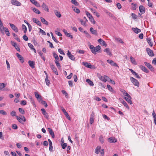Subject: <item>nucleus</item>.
<instances>
[{
  "instance_id": "1",
  "label": "nucleus",
  "mask_w": 156,
  "mask_h": 156,
  "mask_svg": "<svg viewBox=\"0 0 156 156\" xmlns=\"http://www.w3.org/2000/svg\"><path fill=\"white\" fill-rule=\"evenodd\" d=\"M89 48L91 52L94 55L96 54L97 52H100V51L101 49V46L99 45H98L95 47L93 45H90Z\"/></svg>"
},
{
  "instance_id": "2",
  "label": "nucleus",
  "mask_w": 156,
  "mask_h": 156,
  "mask_svg": "<svg viewBox=\"0 0 156 156\" xmlns=\"http://www.w3.org/2000/svg\"><path fill=\"white\" fill-rule=\"evenodd\" d=\"M130 80L132 83L135 86H137L138 87H139V83L138 81L135 78L132 77H130Z\"/></svg>"
},
{
  "instance_id": "3",
  "label": "nucleus",
  "mask_w": 156,
  "mask_h": 156,
  "mask_svg": "<svg viewBox=\"0 0 156 156\" xmlns=\"http://www.w3.org/2000/svg\"><path fill=\"white\" fill-rule=\"evenodd\" d=\"M51 68L52 70H53L54 73L56 75L58 74L57 69L55 68V66L51 63H50Z\"/></svg>"
},
{
  "instance_id": "4",
  "label": "nucleus",
  "mask_w": 156,
  "mask_h": 156,
  "mask_svg": "<svg viewBox=\"0 0 156 156\" xmlns=\"http://www.w3.org/2000/svg\"><path fill=\"white\" fill-rule=\"evenodd\" d=\"M144 64L151 71H154V68L150 63L145 62H144Z\"/></svg>"
},
{
  "instance_id": "5",
  "label": "nucleus",
  "mask_w": 156,
  "mask_h": 156,
  "mask_svg": "<svg viewBox=\"0 0 156 156\" xmlns=\"http://www.w3.org/2000/svg\"><path fill=\"white\" fill-rule=\"evenodd\" d=\"M11 2L12 5L17 6H20L21 5V3L16 0H12Z\"/></svg>"
},
{
  "instance_id": "6",
  "label": "nucleus",
  "mask_w": 156,
  "mask_h": 156,
  "mask_svg": "<svg viewBox=\"0 0 156 156\" xmlns=\"http://www.w3.org/2000/svg\"><path fill=\"white\" fill-rule=\"evenodd\" d=\"M41 110L42 111V114L44 116V117L46 119H48L49 118V116L48 115V113L46 112L45 109L44 108H42L41 109Z\"/></svg>"
},
{
  "instance_id": "7",
  "label": "nucleus",
  "mask_w": 156,
  "mask_h": 156,
  "mask_svg": "<svg viewBox=\"0 0 156 156\" xmlns=\"http://www.w3.org/2000/svg\"><path fill=\"white\" fill-rule=\"evenodd\" d=\"M9 24L12 29L16 32H18V28L14 24L11 23H9Z\"/></svg>"
},
{
  "instance_id": "8",
  "label": "nucleus",
  "mask_w": 156,
  "mask_h": 156,
  "mask_svg": "<svg viewBox=\"0 0 156 156\" xmlns=\"http://www.w3.org/2000/svg\"><path fill=\"white\" fill-rule=\"evenodd\" d=\"M107 62L110 64L111 65L116 66L119 67V66L117 65V64L116 63H115L113 61L111 60L108 59L107 60Z\"/></svg>"
},
{
  "instance_id": "9",
  "label": "nucleus",
  "mask_w": 156,
  "mask_h": 156,
  "mask_svg": "<svg viewBox=\"0 0 156 156\" xmlns=\"http://www.w3.org/2000/svg\"><path fill=\"white\" fill-rule=\"evenodd\" d=\"M11 43L12 45L15 48L16 50L19 51V52H20V48L19 46L17 45L16 43L15 42L12 41H11Z\"/></svg>"
},
{
  "instance_id": "10",
  "label": "nucleus",
  "mask_w": 156,
  "mask_h": 156,
  "mask_svg": "<svg viewBox=\"0 0 156 156\" xmlns=\"http://www.w3.org/2000/svg\"><path fill=\"white\" fill-rule=\"evenodd\" d=\"M146 51L148 55L151 56H154V54L153 53V51L149 48H147L146 49Z\"/></svg>"
},
{
  "instance_id": "11",
  "label": "nucleus",
  "mask_w": 156,
  "mask_h": 156,
  "mask_svg": "<svg viewBox=\"0 0 156 156\" xmlns=\"http://www.w3.org/2000/svg\"><path fill=\"white\" fill-rule=\"evenodd\" d=\"M67 55L69 58L71 60L74 61L75 60V58L74 55H72L71 52L69 51H68Z\"/></svg>"
},
{
  "instance_id": "12",
  "label": "nucleus",
  "mask_w": 156,
  "mask_h": 156,
  "mask_svg": "<svg viewBox=\"0 0 156 156\" xmlns=\"http://www.w3.org/2000/svg\"><path fill=\"white\" fill-rule=\"evenodd\" d=\"M108 141L110 143H115L117 142V139L115 137H111L108 138Z\"/></svg>"
},
{
  "instance_id": "13",
  "label": "nucleus",
  "mask_w": 156,
  "mask_h": 156,
  "mask_svg": "<svg viewBox=\"0 0 156 156\" xmlns=\"http://www.w3.org/2000/svg\"><path fill=\"white\" fill-rule=\"evenodd\" d=\"M32 20L33 22L36 23L37 25L40 26H41V22L39 21L38 19L34 18H33Z\"/></svg>"
},
{
  "instance_id": "14",
  "label": "nucleus",
  "mask_w": 156,
  "mask_h": 156,
  "mask_svg": "<svg viewBox=\"0 0 156 156\" xmlns=\"http://www.w3.org/2000/svg\"><path fill=\"white\" fill-rule=\"evenodd\" d=\"M139 9L140 12L142 14H144L145 12V8L143 6L140 5L139 7Z\"/></svg>"
},
{
  "instance_id": "15",
  "label": "nucleus",
  "mask_w": 156,
  "mask_h": 156,
  "mask_svg": "<svg viewBox=\"0 0 156 156\" xmlns=\"http://www.w3.org/2000/svg\"><path fill=\"white\" fill-rule=\"evenodd\" d=\"M63 31L67 37H70L71 39H72L73 38V36L71 35L70 33H68L66 30L65 29H64L63 30Z\"/></svg>"
},
{
  "instance_id": "16",
  "label": "nucleus",
  "mask_w": 156,
  "mask_h": 156,
  "mask_svg": "<svg viewBox=\"0 0 156 156\" xmlns=\"http://www.w3.org/2000/svg\"><path fill=\"white\" fill-rule=\"evenodd\" d=\"M90 30L92 34L96 36L98 35L97 30H94L93 27H90Z\"/></svg>"
},
{
  "instance_id": "17",
  "label": "nucleus",
  "mask_w": 156,
  "mask_h": 156,
  "mask_svg": "<svg viewBox=\"0 0 156 156\" xmlns=\"http://www.w3.org/2000/svg\"><path fill=\"white\" fill-rule=\"evenodd\" d=\"M48 130L51 136L53 138H55V134L54 133L52 130V129L51 128H48Z\"/></svg>"
},
{
  "instance_id": "18",
  "label": "nucleus",
  "mask_w": 156,
  "mask_h": 156,
  "mask_svg": "<svg viewBox=\"0 0 156 156\" xmlns=\"http://www.w3.org/2000/svg\"><path fill=\"white\" fill-rule=\"evenodd\" d=\"M16 55L17 57L19 58V59L20 60V62L22 63L23 62H24V60L23 59V58L22 56V55L17 53H16Z\"/></svg>"
},
{
  "instance_id": "19",
  "label": "nucleus",
  "mask_w": 156,
  "mask_h": 156,
  "mask_svg": "<svg viewBox=\"0 0 156 156\" xmlns=\"http://www.w3.org/2000/svg\"><path fill=\"white\" fill-rule=\"evenodd\" d=\"M140 68L141 70L146 73H148L149 72V70L144 66L140 65Z\"/></svg>"
},
{
  "instance_id": "20",
  "label": "nucleus",
  "mask_w": 156,
  "mask_h": 156,
  "mask_svg": "<svg viewBox=\"0 0 156 156\" xmlns=\"http://www.w3.org/2000/svg\"><path fill=\"white\" fill-rule=\"evenodd\" d=\"M34 94L36 98L39 101L42 100L41 96L38 94L37 92H34Z\"/></svg>"
},
{
  "instance_id": "21",
  "label": "nucleus",
  "mask_w": 156,
  "mask_h": 156,
  "mask_svg": "<svg viewBox=\"0 0 156 156\" xmlns=\"http://www.w3.org/2000/svg\"><path fill=\"white\" fill-rule=\"evenodd\" d=\"M28 63L29 65V66L32 68H34L35 67L34 66V62L33 61H31L30 60L28 61Z\"/></svg>"
},
{
  "instance_id": "22",
  "label": "nucleus",
  "mask_w": 156,
  "mask_h": 156,
  "mask_svg": "<svg viewBox=\"0 0 156 156\" xmlns=\"http://www.w3.org/2000/svg\"><path fill=\"white\" fill-rule=\"evenodd\" d=\"M83 64L86 67L89 68H91L92 66L88 62H83Z\"/></svg>"
},
{
  "instance_id": "23",
  "label": "nucleus",
  "mask_w": 156,
  "mask_h": 156,
  "mask_svg": "<svg viewBox=\"0 0 156 156\" xmlns=\"http://www.w3.org/2000/svg\"><path fill=\"white\" fill-rule=\"evenodd\" d=\"M132 30L136 34H138L141 32V30L137 27L133 28H132Z\"/></svg>"
},
{
  "instance_id": "24",
  "label": "nucleus",
  "mask_w": 156,
  "mask_h": 156,
  "mask_svg": "<svg viewBox=\"0 0 156 156\" xmlns=\"http://www.w3.org/2000/svg\"><path fill=\"white\" fill-rule=\"evenodd\" d=\"M41 22L44 24H45L46 25H48V23L47 21H46L44 18L42 17H40Z\"/></svg>"
},
{
  "instance_id": "25",
  "label": "nucleus",
  "mask_w": 156,
  "mask_h": 156,
  "mask_svg": "<svg viewBox=\"0 0 156 156\" xmlns=\"http://www.w3.org/2000/svg\"><path fill=\"white\" fill-rule=\"evenodd\" d=\"M5 28H6V27H4L3 26H0V31L3 35L4 34Z\"/></svg>"
},
{
  "instance_id": "26",
  "label": "nucleus",
  "mask_w": 156,
  "mask_h": 156,
  "mask_svg": "<svg viewBox=\"0 0 156 156\" xmlns=\"http://www.w3.org/2000/svg\"><path fill=\"white\" fill-rule=\"evenodd\" d=\"M42 7L47 12L49 11V9L47 5H46V4L43 3L42 5Z\"/></svg>"
},
{
  "instance_id": "27",
  "label": "nucleus",
  "mask_w": 156,
  "mask_h": 156,
  "mask_svg": "<svg viewBox=\"0 0 156 156\" xmlns=\"http://www.w3.org/2000/svg\"><path fill=\"white\" fill-rule=\"evenodd\" d=\"M121 103L125 106L127 108L129 109V106H128L127 103L122 99H121Z\"/></svg>"
},
{
  "instance_id": "28",
  "label": "nucleus",
  "mask_w": 156,
  "mask_h": 156,
  "mask_svg": "<svg viewBox=\"0 0 156 156\" xmlns=\"http://www.w3.org/2000/svg\"><path fill=\"white\" fill-rule=\"evenodd\" d=\"M86 81L87 82L90 86H93L94 85L93 82L90 80L89 79H87L86 80Z\"/></svg>"
},
{
  "instance_id": "29",
  "label": "nucleus",
  "mask_w": 156,
  "mask_h": 156,
  "mask_svg": "<svg viewBox=\"0 0 156 156\" xmlns=\"http://www.w3.org/2000/svg\"><path fill=\"white\" fill-rule=\"evenodd\" d=\"M104 51L106 52L108 55L110 56L112 55L111 52L110 51V49L109 48H107L105 49Z\"/></svg>"
},
{
  "instance_id": "30",
  "label": "nucleus",
  "mask_w": 156,
  "mask_h": 156,
  "mask_svg": "<svg viewBox=\"0 0 156 156\" xmlns=\"http://www.w3.org/2000/svg\"><path fill=\"white\" fill-rule=\"evenodd\" d=\"M130 59L131 62L132 63V64L135 65H136L137 64V63L135 61V59L132 56H131L130 57Z\"/></svg>"
},
{
  "instance_id": "31",
  "label": "nucleus",
  "mask_w": 156,
  "mask_h": 156,
  "mask_svg": "<svg viewBox=\"0 0 156 156\" xmlns=\"http://www.w3.org/2000/svg\"><path fill=\"white\" fill-rule=\"evenodd\" d=\"M147 41L150 46L151 47L153 46V44L151 42V39L150 38L147 37Z\"/></svg>"
},
{
  "instance_id": "32",
  "label": "nucleus",
  "mask_w": 156,
  "mask_h": 156,
  "mask_svg": "<svg viewBox=\"0 0 156 156\" xmlns=\"http://www.w3.org/2000/svg\"><path fill=\"white\" fill-rule=\"evenodd\" d=\"M54 13L55 15L58 17L60 18L61 17V15L59 12L57 10H55L54 11Z\"/></svg>"
},
{
  "instance_id": "33",
  "label": "nucleus",
  "mask_w": 156,
  "mask_h": 156,
  "mask_svg": "<svg viewBox=\"0 0 156 156\" xmlns=\"http://www.w3.org/2000/svg\"><path fill=\"white\" fill-rule=\"evenodd\" d=\"M101 147L100 146H98L95 150V152L96 154H98L100 152Z\"/></svg>"
},
{
  "instance_id": "34",
  "label": "nucleus",
  "mask_w": 156,
  "mask_h": 156,
  "mask_svg": "<svg viewBox=\"0 0 156 156\" xmlns=\"http://www.w3.org/2000/svg\"><path fill=\"white\" fill-rule=\"evenodd\" d=\"M152 115L153 117L154 118V122L155 124L156 125V115L154 111H153V112Z\"/></svg>"
},
{
  "instance_id": "35",
  "label": "nucleus",
  "mask_w": 156,
  "mask_h": 156,
  "mask_svg": "<svg viewBox=\"0 0 156 156\" xmlns=\"http://www.w3.org/2000/svg\"><path fill=\"white\" fill-rule=\"evenodd\" d=\"M53 55L54 57L55 58V61H59V57L56 53L54 52L53 53Z\"/></svg>"
},
{
  "instance_id": "36",
  "label": "nucleus",
  "mask_w": 156,
  "mask_h": 156,
  "mask_svg": "<svg viewBox=\"0 0 156 156\" xmlns=\"http://www.w3.org/2000/svg\"><path fill=\"white\" fill-rule=\"evenodd\" d=\"M32 9L34 12L37 14H39L41 13L40 12L38 9L35 8H32Z\"/></svg>"
},
{
  "instance_id": "37",
  "label": "nucleus",
  "mask_w": 156,
  "mask_h": 156,
  "mask_svg": "<svg viewBox=\"0 0 156 156\" xmlns=\"http://www.w3.org/2000/svg\"><path fill=\"white\" fill-rule=\"evenodd\" d=\"M83 33L86 35V37L88 38H91V35L87 31H84Z\"/></svg>"
},
{
  "instance_id": "38",
  "label": "nucleus",
  "mask_w": 156,
  "mask_h": 156,
  "mask_svg": "<svg viewBox=\"0 0 156 156\" xmlns=\"http://www.w3.org/2000/svg\"><path fill=\"white\" fill-rule=\"evenodd\" d=\"M130 98H128L126 97L124 98V99L129 103L130 104H132V102L131 100L130 99Z\"/></svg>"
},
{
  "instance_id": "39",
  "label": "nucleus",
  "mask_w": 156,
  "mask_h": 156,
  "mask_svg": "<svg viewBox=\"0 0 156 156\" xmlns=\"http://www.w3.org/2000/svg\"><path fill=\"white\" fill-rule=\"evenodd\" d=\"M59 61H55V62L57 66L58 67L59 69H61V66L60 64L58 62Z\"/></svg>"
},
{
  "instance_id": "40",
  "label": "nucleus",
  "mask_w": 156,
  "mask_h": 156,
  "mask_svg": "<svg viewBox=\"0 0 156 156\" xmlns=\"http://www.w3.org/2000/svg\"><path fill=\"white\" fill-rule=\"evenodd\" d=\"M6 85L4 83H0V90H2L4 87H5Z\"/></svg>"
},
{
  "instance_id": "41",
  "label": "nucleus",
  "mask_w": 156,
  "mask_h": 156,
  "mask_svg": "<svg viewBox=\"0 0 156 156\" xmlns=\"http://www.w3.org/2000/svg\"><path fill=\"white\" fill-rule=\"evenodd\" d=\"M22 28L23 30H24V32L25 34H26L27 31V29L26 27L24 24H23L22 26Z\"/></svg>"
},
{
  "instance_id": "42",
  "label": "nucleus",
  "mask_w": 156,
  "mask_h": 156,
  "mask_svg": "<svg viewBox=\"0 0 156 156\" xmlns=\"http://www.w3.org/2000/svg\"><path fill=\"white\" fill-rule=\"evenodd\" d=\"M71 3L76 6L78 5L79 4L76 0H71Z\"/></svg>"
},
{
  "instance_id": "43",
  "label": "nucleus",
  "mask_w": 156,
  "mask_h": 156,
  "mask_svg": "<svg viewBox=\"0 0 156 156\" xmlns=\"http://www.w3.org/2000/svg\"><path fill=\"white\" fill-rule=\"evenodd\" d=\"M40 102H41V104L43 105L45 107H47L48 105L45 101H43V100H41L40 101Z\"/></svg>"
},
{
  "instance_id": "44",
  "label": "nucleus",
  "mask_w": 156,
  "mask_h": 156,
  "mask_svg": "<svg viewBox=\"0 0 156 156\" xmlns=\"http://www.w3.org/2000/svg\"><path fill=\"white\" fill-rule=\"evenodd\" d=\"M48 76L47 75L46 77L45 78V82L46 83V84L47 85H48L50 83V81L48 80Z\"/></svg>"
},
{
  "instance_id": "45",
  "label": "nucleus",
  "mask_w": 156,
  "mask_h": 156,
  "mask_svg": "<svg viewBox=\"0 0 156 156\" xmlns=\"http://www.w3.org/2000/svg\"><path fill=\"white\" fill-rule=\"evenodd\" d=\"M99 140L101 144L103 143L104 142V140L102 135H101L99 137Z\"/></svg>"
},
{
  "instance_id": "46",
  "label": "nucleus",
  "mask_w": 156,
  "mask_h": 156,
  "mask_svg": "<svg viewBox=\"0 0 156 156\" xmlns=\"http://www.w3.org/2000/svg\"><path fill=\"white\" fill-rule=\"evenodd\" d=\"M115 40L116 41H117L119 42L121 44H123V41L122 40V39H121L120 38H118L115 37Z\"/></svg>"
},
{
  "instance_id": "47",
  "label": "nucleus",
  "mask_w": 156,
  "mask_h": 156,
  "mask_svg": "<svg viewBox=\"0 0 156 156\" xmlns=\"http://www.w3.org/2000/svg\"><path fill=\"white\" fill-rule=\"evenodd\" d=\"M5 32L7 36H10V34L9 32V30L7 28H5Z\"/></svg>"
},
{
  "instance_id": "48",
  "label": "nucleus",
  "mask_w": 156,
  "mask_h": 156,
  "mask_svg": "<svg viewBox=\"0 0 156 156\" xmlns=\"http://www.w3.org/2000/svg\"><path fill=\"white\" fill-rule=\"evenodd\" d=\"M86 14L89 19L93 17L92 15L87 11H86Z\"/></svg>"
},
{
  "instance_id": "49",
  "label": "nucleus",
  "mask_w": 156,
  "mask_h": 156,
  "mask_svg": "<svg viewBox=\"0 0 156 156\" xmlns=\"http://www.w3.org/2000/svg\"><path fill=\"white\" fill-rule=\"evenodd\" d=\"M61 91L62 93L65 95L66 97V98L68 97V94L66 91L63 90H62Z\"/></svg>"
},
{
  "instance_id": "50",
  "label": "nucleus",
  "mask_w": 156,
  "mask_h": 156,
  "mask_svg": "<svg viewBox=\"0 0 156 156\" xmlns=\"http://www.w3.org/2000/svg\"><path fill=\"white\" fill-rule=\"evenodd\" d=\"M19 111L22 114H25V111L22 108H19Z\"/></svg>"
},
{
  "instance_id": "51",
  "label": "nucleus",
  "mask_w": 156,
  "mask_h": 156,
  "mask_svg": "<svg viewBox=\"0 0 156 156\" xmlns=\"http://www.w3.org/2000/svg\"><path fill=\"white\" fill-rule=\"evenodd\" d=\"M73 10L74 11L76 12V13H79L80 12V10L79 9L76 8V7H75Z\"/></svg>"
},
{
  "instance_id": "52",
  "label": "nucleus",
  "mask_w": 156,
  "mask_h": 156,
  "mask_svg": "<svg viewBox=\"0 0 156 156\" xmlns=\"http://www.w3.org/2000/svg\"><path fill=\"white\" fill-rule=\"evenodd\" d=\"M90 21L91 22L93 23V24H95L96 23V21L94 20L93 17H92L90 18L89 19Z\"/></svg>"
},
{
  "instance_id": "53",
  "label": "nucleus",
  "mask_w": 156,
  "mask_h": 156,
  "mask_svg": "<svg viewBox=\"0 0 156 156\" xmlns=\"http://www.w3.org/2000/svg\"><path fill=\"white\" fill-rule=\"evenodd\" d=\"M61 145L62 146V148L63 149H65L67 146V144L66 143H64L63 144H61Z\"/></svg>"
},
{
  "instance_id": "54",
  "label": "nucleus",
  "mask_w": 156,
  "mask_h": 156,
  "mask_svg": "<svg viewBox=\"0 0 156 156\" xmlns=\"http://www.w3.org/2000/svg\"><path fill=\"white\" fill-rule=\"evenodd\" d=\"M107 87H108V90H109L111 91H112L113 90V89H112V87H111L110 85H107Z\"/></svg>"
},
{
  "instance_id": "55",
  "label": "nucleus",
  "mask_w": 156,
  "mask_h": 156,
  "mask_svg": "<svg viewBox=\"0 0 156 156\" xmlns=\"http://www.w3.org/2000/svg\"><path fill=\"white\" fill-rule=\"evenodd\" d=\"M16 118L19 121V122L20 123H22V119L20 117L16 116Z\"/></svg>"
},
{
  "instance_id": "56",
  "label": "nucleus",
  "mask_w": 156,
  "mask_h": 156,
  "mask_svg": "<svg viewBox=\"0 0 156 156\" xmlns=\"http://www.w3.org/2000/svg\"><path fill=\"white\" fill-rule=\"evenodd\" d=\"M100 79L102 81L104 82H105L106 81V80H105V78L104 76L103 77L101 76L100 77Z\"/></svg>"
},
{
  "instance_id": "57",
  "label": "nucleus",
  "mask_w": 156,
  "mask_h": 156,
  "mask_svg": "<svg viewBox=\"0 0 156 156\" xmlns=\"http://www.w3.org/2000/svg\"><path fill=\"white\" fill-rule=\"evenodd\" d=\"M23 38L25 41H27L28 40V38L26 34H24L23 36Z\"/></svg>"
},
{
  "instance_id": "58",
  "label": "nucleus",
  "mask_w": 156,
  "mask_h": 156,
  "mask_svg": "<svg viewBox=\"0 0 156 156\" xmlns=\"http://www.w3.org/2000/svg\"><path fill=\"white\" fill-rule=\"evenodd\" d=\"M131 15L133 19H136L137 18V16L135 13H132L131 14Z\"/></svg>"
},
{
  "instance_id": "59",
  "label": "nucleus",
  "mask_w": 156,
  "mask_h": 156,
  "mask_svg": "<svg viewBox=\"0 0 156 156\" xmlns=\"http://www.w3.org/2000/svg\"><path fill=\"white\" fill-rule=\"evenodd\" d=\"M0 114L5 115H7V113L4 110H0Z\"/></svg>"
},
{
  "instance_id": "60",
  "label": "nucleus",
  "mask_w": 156,
  "mask_h": 156,
  "mask_svg": "<svg viewBox=\"0 0 156 156\" xmlns=\"http://www.w3.org/2000/svg\"><path fill=\"white\" fill-rule=\"evenodd\" d=\"M58 51L61 54L65 55V53H64L63 51L61 48H59L58 49Z\"/></svg>"
},
{
  "instance_id": "61",
  "label": "nucleus",
  "mask_w": 156,
  "mask_h": 156,
  "mask_svg": "<svg viewBox=\"0 0 156 156\" xmlns=\"http://www.w3.org/2000/svg\"><path fill=\"white\" fill-rule=\"evenodd\" d=\"M20 104L22 105H25L27 104V102L25 100H23L21 101Z\"/></svg>"
},
{
  "instance_id": "62",
  "label": "nucleus",
  "mask_w": 156,
  "mask_h": 156,
  "mask_svg": "<svg viewBox=\"0 0 156 156\" xmlns=\"http://www.w3.org/2000/svg\"><path fill=\"white\" fill-rule=\"evenodd\" d=\"M10 114H11V115L12 116H16V112L15 111H12L11 112Z\"/></svg>"
},
{
  "instance_id": "63",
  "label": "nucleus",
  "mask_w": 156,
  "mask_h": 156,
  "mask_svg": "<svg viewBox=\"0 0 156 156\" xmlns=\"http://www.w3.org/2000/svg\"><path fill=\"white\" fill-rule=\"evenodd\" d=\"M64 115H65L66 117L69 120H71V118L69 116V115L66 112V113H65Z\"/></svg>"
},
{
  "instance_id": "64",
  "label": "nucleus",
  "mask_w": 156,
  "mask_h": 156,
  "mask_svg": "<svg viewBox=\"0 0 156 156\" xmlns=\"http://www.w3.org/2000/svg\"><path fill=\"white\" fill-rule=\"evenodd\" d=\"M12 128L15 129H17L18 128V127L15 124H13L12 126Z\"/></svg>"
}]
</instances>
